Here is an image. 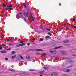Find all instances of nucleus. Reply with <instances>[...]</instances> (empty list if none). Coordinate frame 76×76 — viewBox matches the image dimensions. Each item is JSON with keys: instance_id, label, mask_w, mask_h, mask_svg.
Here are the masks:
<instances>
[{"instance_id": "24", "label": "nucleus", "mask_w": 76, "mask_h": 76, "mask_svg": "<svg viewBox=\"0 0 76 76\" xmlns=\"http://www.w3.org/2000/svg\"><path fill=\"white\" fill-rule=\"evenodd\" d=\"M23 19L24 20V21H25L26 22V18H23Z\"/></svg>"}, {"instance_id": "17", "label": "nucleus", "mask_w": 76, "mask_h": 76, "mask_svg": "<svg viewBox=\"0 0 76 76\" xmlns=\"http://www.w3.org/2000/svg\"><path fill=\"white\" fill-rule=\"evenodd\" d=\"M45 38H46L48 39V38H49V36H47L45 37Z\"/></svg>"}, {"instance_id": "13", "label": "nucleus", "mask_w": 76, "mask_h": 76, "mask_svg": "<svg viewBox=\"0 0 76 76\" xmlns=\"http://www.w3.org/2000/svg\"><path fill=\"white\" fill-rule=\"evenodd\" d=\"M26 58L27 59H29V58H30V56H29L27 55L26 56Z\"/></svg>"}, {"instance_id": "46", "label": "nucleus", "mask_w": 76, "mask_h": 76, "mask_svg": "<svg viewBox=\"0 0 76 76\" xmlns=\"http://www.w3.org/2000/svg\"><path fill=\"white\" fill-rule=\"evenodd\" d=\"M7 10H9V8H7Z\"/></svg>"}, {"instance_id": "1", "label": "nucleus", "mask_w": 76, "mask_h": 76, "mask_svg": "<svg viewBox=\"0 0 76 76\" xmlns=\"http://www.w3.org/2000/svg\"><path fill=\"white\" fill-rule=\"evenodd\" d=\"M25 44H26L25 43H23L21 44H19V45H16V46L18 47H22V46H23V45H25Z\"/></svg>"}, {"instance_id": "27", "label": "nucleus", "mask_w": 76, "mask_h": 76, "mask_svg": "<svg viewBox=\"0 0 76 76\" xmlns=\"http://www.w3.org/2000/svg\"><path fill=\"white\" fill-rule=\"evenodd\" d=\"M3 6L4 7H6V5L4 4H3Z\"/></svg>"}, {"instance_id": "19", "label": "nucleus", "mask_w": 76, "mask_h": 76, "mask_svg": "<svg viewBox=\"0 0 76 76\" xmlns=\"http://www.w3.org/2000/svg\"><path fill=\"white\" fill-rule=\"evenodd\" d=\"M73 63V61L72 60L70 61H69V63Z\"/></svg>"}, {"instance_id": "45", "label": "nucleus", "mask_w": 76, "mask_h": 76, "mask_svg": "<svg viewBox=\"0 0 76 76\" xmlns=\"http://www.w3.org/2000/svg\"><path fill=\"white\" fill-rule=\"evenodd\" d=\"M10 41V40H9V39H8L7 41Z\"/></svg>"}, {"instance_id": "47", "label": "nucleus", "mask_w": 76, "mask_h": 76, "mask_svg": "<svg viewBox=\"0 0 76 76\" xmlns=\"http://www.w3.org/2000/svg\"><path fill=\"white\" fill-rule=\"evenodd\" d=\"M40 76H42V75H40Z\"/></svg>"}, {"instance_id": "26", "label": "nucleus", "mask_w": 76, "mask_h": 76, "mask_svg": "<svg viewBox=\"0 0 76 76\" xmlns=\"http://www.w3.org/2000/svg\"><path fill=\"white\" fill-rule=\"evenodd\" d=\"M70 72V69H67L66 71V72Z\"/></svg>"}, {"instance_id": "15", "label": "nucleus", "mask_w": 76, "mask_h": 76, "mask_svg": "<svg viewBox=\"0 0 76 76\" xmlns=\"http://www.w3.org/2000/svg\"><path fill=\"white\" fill-rule=\"evenodd\" d=\"M1 53H6V52L4 51H1Z\"/></svg>"}, {"instance_id": "44", "label": "nucleus", "mask_w": 76, "mask_h": 76, "mask_svg": "<svg viewBox=\"0 0 76 76\" xmlns=\"http://www.w3.org/2000/svg\"><path fill=\"white\" fill-rule=\"evenodd\" d=\"M19 49H17L16 50H17V51Z\"/></svg>"}, {"instance_id": "11", "label": "nucleus", "mask_w": 76, "mask_h": 76, "mask_svg": "<svg viewBox=\"0 0 76 76\" xmlns=\"http://www.w3.org/2000/svg\"><path fill=\"white\" fill-rule=\"evenodd\" d=\"M45 30H47V31H51V29H48V28H46Z\"/></svg>"}, {"instance_id": "8", "label": "nucleus", "mask_w": 76, "mask_h": 76, "mask_svg": "<svg viewBox=\"0 0 76 76\" xmlns=\"http://www.w3.org/2000/svg\"><path fill=\"white\" fill-rule=\"evenodd\" d=\"M9 70L11 72H15V69H9Z\"/></svg>"}, {"instance_id": "39", "label": "nucleus", "mask_w": 76, "mask_h": 76, "mask_svg": "<svg viewBox=\"0 0 76 76\" xmlns=\"http://www.w3.org/2000/svg\"><path fill=\"white\" fill-rule=\"evenodd\" d=\"M7 50H10V48H9V49H7Z\"/></svg>"}, {"instance_id": "6", "label": "nucleus", "mask_w": 76, "mask_h": 76, "mask_svg": "<svg viewBox=\"0 0 76 76\" xmlns=\"http://www.w3.org/2000/svg\"><path fill=\"white\" fill-rule=\"evenodd\" d=\"M67 64V63H64L63 64H62L63 66H66V65Z\"/></svg>"}, {"instance_id": "43", "label": "nucleus", "mask_w": 76, "mask_h": 76, "mask_svg": "<svg viewBox=\"0 0 76 76\" xmlns=\"http://www.w3.org/2000/svg\"><path fill=\"white\" fill-rule=\"evenodd\" d=\"M44 55H46V53H44Z\"/></svg>"}, {"instance_id": "48", "label": "nucleus", "mask_w": 76, "mask_h": 76, "mask_svg": "<svg viewBox=\"0 0 76 76\" xmlns=\"http://www.w3.org/2000/svg\"><path fill=\"white\" fill-rule=\"evenodd\" d=\"M33 21L34 22V19H33Z\"/></svg>"}, {"instance_id": "9", "label": "nucleus", "mask_w": 76, "mask_h": 76, "mask_svg": "<svg viewBox=\"0 0 76 76\" xmlns=\"http://www.w3.org/2000/svg\"><path fill=\"white\" fill-rule=\"evenodd\" d=\"M63 42L64 43H67V42H69V40H64L63 41Z\"/></svg>"}, {"instance_id": "12", "label": "nucleus", "mask_w": 76, "mask_h": 76, "mask_svg": "<svg viewBox=\"0 0 76 76\" xmlns=\"http://www.w3.org/2000/svg\"><path fill=\"white\" fill-rule=\"evenodd\" d=\"M49 52H50V53H55V52H56V51L54 50V51H51V50H49Z\"/></svg>"}, {"instance_id": "37", "label": "nucleus", "mask_w": 76, "mask_h": 76, "mask_svg": "<svg viewBox=\"0 0 76 76\" xmlns=\"http://www.w3.org/2000/svg\"><path fill=\"white\" fill-rule=\"evenodd\" d=\"M72 67V66H68L67 68H69V67Z\"/></svg>"}, {"instance_id": "20", "label": "nucleus", "mask_w": 76, "mask_h": 76, "mask_svg": "<svg viewBox=\"0 0 76 76\" xmlns=\"http://www.w3.org/2000/svg\"><path fill=\"white\" fill-rule=\"evenodd\" d=\"M48 35H50V36H51V35H52V34H51V33H50V32H49L48 33Z\"/></svg>"}, {"instance_id": "28", "label": "nucleus", "mask_w": 76, "mask_h": 76, "mask_svg": "<svg viewBox=\"0 0 76 76\" xmlns=\"http://www.w3.org/2000/svg\"><path fill=\"white\" fill-rule=\"evenodd\" d=\"M12 7V5H10L8 6V7Z\"/></svg>"}, {"instance_id": "23", "label": "nucleus", "mask_w": 76, "mask_h": 76, "mask_svg": "<svg viewBox=\"0 0 76 76\" xmlns=\"http://www.w3.org/2000/svg\"><path fill=\"white\" fill-rule=\"evenodd\" d=\"M15 57H16V56H14L12 57V59H13V58H15Z\"/></svg>"}, {"instance_id": "30", "label": "nucleus", "mask_w": 76, "mask_h": 76, "mask_svg": "<svg viewBox=\"0 0 76 76\" xmlns=\"http://www.w3.org/2000/svg\"><path fill=\"white\" fill-rule=\"evenodd\" d=\"M20 58L21 59H23V58L22 56H20Z\"/></svg>"}, {"instance_id": "25", "label": "nucleus", "mask_w": 76, "mask_h": 76, "mask_svg": "<svg viewBox=\"0 0 76 76\" xmlns=\"http://www.w3.org/2000/svg\"><path fill=\"white\" fill-rule=\"evenodd\" d=\"M15 52L14 51H12V54H15Z\"/></svg>"}, {"instance_id": "35", "label": "nucleus", "mask_w": 76, "mask_h": 76, "mask_svg": "<svg viewBox=\"0 0 76 76\" xmlns=\"http://www.w3.org/2000/svg\"><path fill=\"white\" fill-rule=\"evenodd\" d=\"M5 60H6V61L8 60V58H5Z\"/></svg>"}, {"instance_id": "3", "label": "nucleus", "mask_w": 76, "mask_h": 76, "mask_svg": "<svg viewBox=\"0 0 76 76\" xmlns=\"http://www.w3.org/2000/svg\"><path fill=\"white\" fill-rule=\"evenodd\" d=\"M43 68L44 69H45L46 70H47V69H48V68H49V67H48V66L45 65L44 66Z\"/></svg>"}, {"instance_id": "5", "label": "nucleus", "mask_w": 76, "mask_h": 76, "mask_svg": "<svg viewBox=\"0 0 76 76\" xmlns=\"http://www.w3.org/2000/svg\"><path fill=\"white\" fill-rule=\"evenodd\" d=\"M6 45L5 44H3L0 45V50H2V47L1 46H6Z\"/></svg>"}, {"instance_id": "42", "label": "nucleus", "mask_w": 76, "mask_h": 76, "mask_svg": "<svg viewBox=\"0 0 76 76\" xmlns=\"http://www.w3.org/2000/svg\"><path fill=\"white\" fill-rule=\"evenodd\" d=\"M33 41H35V39H33Z\"/></svg>"}, {"instance_id": "33", "label": "nucleus", "mask_w": 76, "mask_h": 76, "mask_svg": "<svg viewBox=\"0 0 76 76\" xmlns=\"http://www.w3.org/2000/svg\"><path fill=\"white\" fill-rule=\"evenodd\" d=\"M65 58L66 59H69V57H66Z\"/></svg>"}, {"instance_id": "4", "label": "nucleus", "mask_w": 76, "mask_h": 76, "mask_svg": "<svg viewBox=\"0 0 76 76\" xmlns=\"http://www.w3.org/2000/svg\"><path fill=\"white\" fill-rule=\"evenodd\" d=\"M61 54H62L66 55L68 54V52H62Z\"/></svg>"}, {"instance_id": "36", "label": "nucleus", "mask_w": 76, "mask_h": 76, "mask_svg": "<svg viewBox=\"0 0 76 76\" xmlns=\"http://www.w3.org/2000/svg\"><path fill=\"white\" fill-rule=\"evenodd\" d=\"M12 43H10L9 44V45H12Z\"/></svg>"}, {"instance_id": "14", "label": "nucleus", "mask_w": 76, "mask_h": 76, "mask_svg": "<svg viewBox=\"0 0 76 76\" xmlns=\"http://www.w3.org/2000/svg\"><path fill=\"white\" fill-rule=\"evenodd\" d=\"M22 75H26V72H23L22 73Z\"/></svg>"}, {"instance_id": "49", "label": "nucleus", "mask_w": 76, "mask_h": 76, "mask_svg": "<svg viewBox=\"0 0 76 76\" xmlns=\"http://www.w3.org/2000/svg\"><path fill=\"white\" fill-rule=\"evenodd\" d=\"M9 9V10H10V8H8Z\"/></svg>"}, {"instance_id": "29", "label": "nucleus", "mask_w": 76, "mask_h": 76, "mask_svg": "<svg viewBox=\"0 0 76 76\" xmlns=\"http://www.w3.org/2000/svg\"><path fill=\"white\" fill-rule=\"evenodd\" d=\"M58 48H60L59 47H56L54 48V49H58Z\"/></svg>"}, {"instance_id": "31", "label": "nucleus", "mask_w": 76, "mask_h": 76, "mask_svg": "<svg viewBox=\"0 0 76 76\" xmlns=\"http://www.w3.org/2000/svg\"><path fill=\"white\" fill-rule=\"evenodd\" d=\"M29 70L30 71H34V69H29Z\"/></svg>"}, {"instance_id": "32", "label": "nucleus", "mask_w": 76, "mask_h": 76, "mask_svg": "<svg viewBox=\"0 0 76 76\" xmlns=\"http://www.w3.org/2000/svg\"><path fill=\"white\" fill-rule=\"evenodd\" d=\"M73 28H75V29L76 30V26H73Z\"/></svg>"}, {"instance_id": "40", "label": "nucleus", "mask_w": 76, "mask_h": 76, "mask_svg": "<svg viewBox=\"0 0 76 76\" xmlns=\"http://www.w3.org/2000/svg\"><path fill=\"white\" fill-rule=\"evenodd\" d=\"M30 45V44H29V43H28V45L29 46V45Z\"/></svg>"}, {"instance_id": "16", "label": "nucleus", "mask_w": 76, "mask_h": 76, "mask_svg": "<svg viewBox=\"0 0 76 76\" xmlns=\"http://www.w3.org/2000/svg\"><path fill=\"white\" fill-rule=\"evenodd\" d=\"M27 5L26 4H24V7L25 8H26V7H27Z\"/></svg>"}, {"instance_id": "2", "label": "nucleus", "mask_w": 76, "mask_h": 76, "mask_svg": "<svg viewBox=\"0 0 76 76\" xmlns=\"http://www.w3.org/2000/svg\"><path fill=\"white\" fill-rule=\"evenodd\" d=\"M23 14L25 17H28V12H24Z\"/></svg>"}, {"instance_id": "21", "label": "nucleus", "mask_w": 76, "mask_h": 76, "mask_svg": "<svg viewBox=\"0 0 76 76\" xmlns=\"http://www.w3.org/2000/svg\"><path fill=\"white\" fill-rule=\"evenodd\" d=\"M43 40L44 39H43L40 38L39 39V40L40 41H43Z\"/></svg>"}, {"instance_id": "34", "label": "nucleus", "mask_w": 76, "mask_h": 76, "mask_svg": "<svg viewBox=\"0 0 76 76\" xmlns=\"http://www.w3.org/2000/svg\"><path fill=\"white\" fill-rule=\"evenodd\" d=\"M73 22H75V18H74L73 19Z\"/></svg>"}, {"instance_id": "38", "label": "nucleus", "mask_w": 76, "mask_h": 76, "mask_svg": "<svg viewBox=\"0 0 76 76\" xmlns=\"http://www.w3.org/2000/svg\"><path fill=\"white\" fill-rule=\"evenodd\" d=\"M23 43V41H21L20 42V43Z\"/></svg>"}, {"instance_id": "41", "label": "nucleus", "mask_w": 76, "mask_h": 76, "mask_svg": "<svg viewBox=\"0 0 76 76\" xmlns=\"http://www.w3.org/2000/svg\"><path fill=\"white\" fill-rule=\"evenodd\" d=\"M10 10H12V8H10Z\"/></svg>"}, {"instance_id": "10", "label": "nucleus", "mask_w": 76, "mask_h": 76, "mask_svg": "<svg viewBox=\"0 0 76 76\" xmlns=\"http://www.w3.org/2000/svg\"><path fill=\"white\" fill-rule=\"evenodd\" d=\"M53 75H54V76H57V75H58V74H57V73H56V72H54L53 73Z\"/></svg>"}, {"instance_id": "7", "label": "nucleus", "mask_w": 76, "mask_h": 76, "mask_svg": "<svg viewBox=\"0 0 76 76\" xmlns=\"http://www.w3.org/2000/svg\"><path fill=\"white\" fill-rule=\"evenodd\" d=\"M19 16L20 18H22L23 17V15L20 13H19Z\"/></svg>"}, {"instance_id": "18", "label": "nucleus", "mask_w": 76, "mask_h": 76, "mask_svg": "<svg viewBox=\"0 0 76 76\" xmlns=\"http://www.w3.org/2000/svg\"><path fill=\"white\" fill-rule=\"evenodd\" d=\"M36 51H42V50L41 49H36Z\"/></svg>"}, {"instance_id": "22", "label": "nucleus", "mask_w": 76, "mask_h": 76, "mask_svg": "<svg viewBox=\"0 0 76 76\" xmlns=\"http://www.w3.org/2000/svg\"><path fill=\"white\" fill-rule=\"evenodd\" d=\"M44 73V71H41V72H39V73Z\"/></svg>"}]
</instances>
